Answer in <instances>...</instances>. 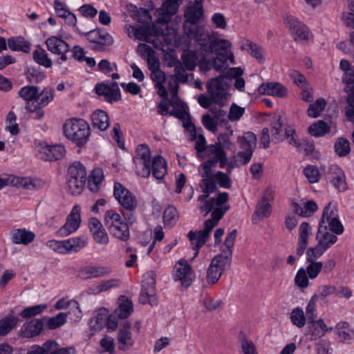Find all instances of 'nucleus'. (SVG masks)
<instances>
[{"mask_svg":"<svg viewBox=\"0 0 354 354\" xmlns=\"http://www.w3.org/2000/svg\"><path fill=\"white\" fill-rule=\"evenodd\" d=\"M243 73V71L240 67L231 68L225 75L212 78L207 84V91L212 93L213 99L220 106H223L230 99L227 89L233 79L234 87L240 91L244 90L245 80L241 77Z\"/></svg>","mask_w":354,"mask_h":354,"instance_id":"obj_1","label":"nucleus"},{"mask_svg":"<svg viewBox=\"0 0 354 354\" xmlns=\"http://www.w3.org/2000/svg\"><path fill=\"white\" fill-rule=\"evenodd\" d=\"M184 17V30L188 37L194 39L196 41L206 40L208 38V33L203 26L187 25L188 23L195 25L203 20V7L201 2H198V0H196L195 3L190 2L185 10Z\"/></svg>","mask_w":354,"mask_h":354,"instance_id":"obj_2","label":"nucleus"},{"mask_svg":"<svg viewBox=\"0 0 354 354\" xmlns=\"http://www.w3.org/2000/svg\"><path fill=\"white\" fill-rule=\"evenodd\" d=\"M65 137L77 147L84 146L91 136V129L87 122L80 118L67 119L63 125Z\"/></svg>","mask_w":354,"mask_h":354,"instance_id":"obj_3","label":"nucleus"},{"mask_svg":"<svg viewBox=\"0 0 354 354\" xmlns=\"http://www.w3.org/2000/svg\"><path fill=\"white\" fill-rule=\"evenodd\" d=\"M104 225L109 233L122 241L129 239L130 232L128 223L122 220L120 214L113 209L106 211L104 214Z\"/></svg>","mask_w":354,"mask_h":354,"instance_id":"obj_4","label":"nucleus"},{"mask_svg":"<svg viewBox=\"0 0 354 354\" xmlns=\"http://www.w3.org/2000/svg\"><path fill=\"white\" fill-rule=\"evenodd\" d=\"M87 244L86 237L82 236L75 238H71L66 241L50 240L48 241V246L54 251L61 254L69 252H77Z\"/></svg>","mask_w":354,"mask_h":354,"instance_id":"obj_5","label":"nucleus"},{"mask_svg":"<svg viewBox=\"0 0 354 354\" xmlns=\"http://www.w3.org/2000/svg\"><path fill=\"white\" fill-rule=\"evenodd\" d=\"M237 142L240 145V148L243 151H239L236 153V156L240 158V162L242 165H246L250 161L254 150L256 148V135L252 131H248L243 136H239Z\"/></svg>","mask_w":354,"mask_h":354,"instance_id":"obj_6","label":"nucleus"},{"mask_svg":"<svg viewBox=\"0 0 354 354\" xmlns=\"http://www.w3.org/2000/svg\"><path fill=\"white\" fill-rule=\"evenodd\" d=\"M231 261L229 257H224L223 254L215 256L210 263L206 274V279L208 284H214L221 278L225 272L226 266H230Z\"/></svg>","mask_w":354,"mask_h":354,"instance_id":"obj_7","label":"nucleus"},{"mask_svg":"<svg viewBox=\"0 0 354 354\" xmlns=\"http://www.w3.org/2000/svg\"><path fill=\"white\" fill-rule=\"evenodd\" d=\"M201 46V50L205 53H215L216 55H228L231 48V43L227 39H215L210 40L209 35L206 40L197 41Z\"/></svg>","mask_w":354,"mask_h":354,"instance_id":"obj_8","label":"nucleus"},{"mask_svg":"<svg viewBox=\"0 0 354 354\" xmlns=\"http://www.w3.org/2000/svg\"><path fill=\"white\" fill-rule=\"evenodd\" d=\"M113 195L126 211H135L138 207L136 196L120 183H114Z\"/></svg>","mask_w":354,"mask_h":354,"instance_id":"obj_9","label":"nucleus"},{"mask_svg":"<svg viewBox=\"0 0 354 354\" xmlns=\"http://www.w3.org/2000/svg\"><path fill=\"white\" fill-rule=\"evenodd\" d=\"M136 156L133 158L135 164L141 167L138 168L137 174L141 177L148 178L151 174V153L147 145H140L136 148Z\"/></svg>","mask_w":354,"mask_h":354,"instance_id":"obj_10","label":"nucleus"},{"mask_svg":"<svg viewBox=\"0 0 354 354\" xmlns=\"http://www.w3.org/2000/svg\"><path fill=\"white\" fill-rule=\"evenodd\" d=\"M319 225H327V229L336 234H341L344 232V227L339 220L337 209L335 207H331V203L325 207Z\"/></svg>","mask_w":354,"mask_h":354,"instance_id":"obj_11","label":"nucleus"},{"mask_svg":"<svg viewBox=\"0 0 354 354\" xmlns=\"http://www.w3.org/2000/svg\"><path fill=\"white\" fill-rule=\"evenodd\" d=\"M339 66L344 71L342 80L346 85L344 91L348 94L347 104L354 108V67L351 68L349 62L346 59L340 61Z\"/></svg>","mask_w":354,"mask_h":354,"instance_id":"obj_12","label":"nucleus"},{"mask_svg":"<svg viewBox=\"0 0 354 354\" xmlns=\"http://www.w3.org/2000/svg\"><path fill=\"white\" fill-rule=\"evenodd\" d=\"M95 89L98 95L102 97L104 100L111 104L121 99L120 88L116 82H113L110 84H97Z\"/></svg>","mask_w":354,"mask_h":354,"instance_id":"obj_13","label":"nucleus"},{"mask_svg":"<svg viewBox=\"0 0 354 354\" xmlns=\"http://www.w3.org/2000/svg\"><path fill=\"white\" fill-rule=\"evenodd\" d=\"M183 0H165L162 7L156 10L158 24H167L171 21V17L175 15Z\"/></svg>","mask_w":354,"mask_h":354,"instance_id":"obj_14","label":"nucleus"},{"mask_svg":"<svg viewBox=\"0 0 354 354\" xmlns=\"http://www.w3.org/2000/svg\"><path fill=\"white\" fill-rule=\"evenodd\" d=\"M286 22L296 41L302 42L308 40L310 32L308 28L304 24L292 16H288Z\"/></svg>","mask_w":354,"mask_h":354,"instance_id":"obj_15","label":"nucleus"},{"mask_svg":"<svg viewBox=\"0 0 354 354\" xmlns=\"http://www.w3.org/2000/svg\"><path fill=\"white\" fill-rule=\"evenodd\" d=\"M46 45L50 52L60 55V60H68L66 53L70 52V46L65 41L57 37L51 36L46 40Z\"/></svg>","mask_w":354,"mask_h":354,"instance_id":"obj_16","label":"nucleus"},{"mask_svg":"<svg viewBox=\"0 0 354 354\" xmlns=\"http://www.w3.org/2000/svg\"><path fill=\"white\" fill-rule=\"evenodd\" d=\"M80 208L75 205L68 216L66 223L57 231V234L61 236H67L75 232L80 226Z\"/></svg>","mask_w":354,"mask_h":354,"instance_id":"obj_17","label":"nucleus"},{"mask_svg":"<svg viewBox=\"0 0 354 354\" xmlns=\"http://www.w3.org/2000/svg\"><path fill=\"white\" fill-rule=\"evenodd\" d=\"M46 318L34 319L25 322L19 331V335L22 337L32 338L41 334L44 328V322Z\"/></svg>","mask_w":354,"mask_h":354,"instance_id":"obj_18","label":"nucleus"},{"mask_svg":"<svg viewBox=\"0 0 354 354\" xmlns=\"http://www.w3.org/2000/svg\"><path fill=\"white\" fill-rule=\"evenodd\" d=\"M66 149L62 145H45L41 147L39 151V158L45 161H55L64 157Z\"/></svg>","mask_w":354,"mask_h":354,"instance_id":"obj_19","label":"nucleus"},{"mask_svg":"<svg viewBox=\"0 0 354 354\" xmlns=\"http://www.w3.org/2000/svg\"><path fill=\"white\" fill-rule=\"evenodd\" d=\"M180 82L174 76L171 75L168 77V89L171 93V100L169 103L173 107V111H186L187 106L186 103L181 101L178 97Z\"/></svg>","mask_w":354,"mask_h":354,"instance_id":"obj_20","label":"nucleus"},{"mask_svg":"<svg viewBox=\"0 0 354 354\" xmlns=\"http://www.w3.org/2000/svg\"><path fill=\"white\" fill-rule=\"evenodd\" d=\"M214 227L204 222V229L198 232L190 231L187 236L192 243V248L196 250L194 257L198 254V250L205 243L210 232Z\"/></svg>","mask_w":354,"mask_h":354,"instance_id":"obj_21","label":"nucleus"},{"mask_svg":"<svg viewBox=\"0 0 354 354\" xmlns=\"http://www.w3.org/2000/svg\"><path fill=\"white\" fill-rule=\"evenodd\" d=\"M270 195L271 191L269 189L266 190L261 200L257 205L255 211L252 215V221L254 223H257L260 220L270 216L271 205L268 202V199Z\"/></svg>","mask_w":354,"mask_h":354,"instance_id":"obj_22","label":"nucleus"},{"mask_svg":"<svg viewBox=\"0 0 354 354\" xmlns=\"http://www.w3.org/2000/svg\"><path fill=\"white\" fill-rule=\"evenodd\" d=\"M226 112H211L205 114L202 118V122L204 127L213 133L217 131V125L226 124Z\"/></svg>","mask_w":354,"mask_h":354,"instance_id":"obj_23","label":"nucleus"},{"mask_svg":"<svg viewBox=\"0 0 354 354\" xmlns=\"http://www.w3.org/2000/svg\"><path fill=\"white\" fill-rule=\"evenodd\" d=\"M327 179L340 192L346 190V183L343 171L336 165L330 167L326 175Z\"/></svg>","mask_w":354,"mask_h":354,"instance_id":"obj_24","label":"nucleus"},{"mask_svg":"<svg viewBox=\"0 0 354 354\" xmlns=\"http://www.w3.org/2000/svg\"><path fill=\"white\" fill-rule=\"evenodd\" d=\"M111 272V268L108 266H88L79 271L78 277L82 279L100 278L109 275Z\"/></svg>","mask_w":354,"mask_h":354,"instance_id":"obj_25","label":"nucleus"},{"mask_svg":"<svg viewBox=\"0 0 354 354\" xmlns=\"http://www.w3.org/2000/svg\"><path fill=\"white\" fill-rule=\"evenodd\" d=\"M192 269L186 260H180L176 268V279L181 281L184 288L189 287L192 283Z\"/></svg>","mask_w":354,"mask_h":354,"instance_id":"obj_26","label":"nucleus"},{"mask_svg":"<svg viewBox=\"0 0 354 354\" xmlns=\"http://www.w3.org/2000/svg\"><path fill=\"white\" fill-rule=\"evenodd\" d=\"M93 238L97 243L106 245L109 236L101 222L96 218H91L88 223Z\"/></svg>","mask_w":354,"mask_h":354,"instance_id":"obj_27","label":"nucleus"},{"mask_svg":"<svg viewBox=\"0 0 354 354\" xmlns=\"http://www.w3.org/2000/svg\"><path fill=\"white\" fill-rule=\"evenodd\" d=\"M261 94L275 96L278 97H284L287 95V88L279 82H266L261 84L259 88Z\"/></svg>","mask_w":354,"mask_h":354,"instance_id":"obj_28","label":"nucleus"},{"mask_svg":"<svg viewBox=\"0 0 354 354\" xmlns=\"http://www.w3.org/2000/svg\"><path fill=\"white\" fill-rule=\"evenodd\" d=\"M161 115H169L179 119L183 124L185 129L190 133V140L192 141L196 139V128L191 121L189 112H160Z\"/></svg>","mask_w":354,"mask_h":354,"instance_id":"obj_29","label":"nucleus"},{"mask_svg":"<svg viewBox=\"0 0 354 354\" xmlns=\"http://www.w3.org/2000/svg\"><path fill=\"white\" fill-rule=\"evenodd\" d=\"M311 234V227L306 222H303L299 230V239L297 241L296 254L301 257L304 254L308 243V237Z\"/></svg>","mask_w":354,"mask_h":354,"instance_id":"obj_30","label":"nucleus"},{"mask_svg":"<svg viewBox=\"0 0 354 354\" xmlns=\"http://www.w3.org/2000/svg\"><path fill=\"white\" fill-rule=\"evenodd\" d=\"M316 240L319 245L328 250L337 242V237L327 230V225H319Z\"/></svg>","mask_w":354,"mask_h":354,"instance_id":"obj_31","label":"nucleus"},{"mask_svg":"<svg viewBox=\"0 0 354 354\" xmlns=\"http://www.w3.org/2000/svg\"><path fill=\"white\" fill-rule=\"evenodd\" d=\"M151 173L158 180L164 178L167 174V162L162 156H156L151 161Z\"/></svg>","mask_w":354,"mask_h":354,"instance_id":"obj_32","label":"nucleus"},{"mask_svg":"<svg viewBox=\"0 0 354 354\" xmlns=\"http://www.w3.org/2000/svg\"><path fill=\"white\" fill-rule=\"evenodd\" d=\"M228 59L233 63L234 55L232 53L229 55H216L212 60L205 62V69L214 68L218 72H223L227 68V61Z\"/></svg>","mask_w":354,"mask_h":354,"instance_id":"obj_33","label":"nucleus"},{"mask_svg":"<svg viewBox=\"0 0 354 354\" xmlns=\"http://www.w3.org/2000/svg\"><path fill=\"white\" fill-rule=\"evenodd\" d=\"M55 90L52 87H45L39 93L38 91L37 96L35 102V108L40 109L47 106L54 98Z\"/></svg>","mask_w":354,"mask_h":354,"instance_id":"obj_34","label":"nucleus"},{"mask_svg":"<svg viewBox=\"0 0 354 354\" xmlns=\"http://www.w3.org/2000/svg\"><path fill=\"white\" fill-rule=\"evenodd\" d=\"M35 239V234L25 229H17L12 232V241L15 244L28 245Z\"/></svg>","mask_w":354,"mask_h":354,"instance_id":"obj_35","label":"nucleus"},{"mask_svg":"<svg viewBox=\"0 0 354 354\" xmlns=\"http://www.w3.org/2000/svg\"><path fill=\"white\" fill-rule=\"evenodd\" d=\"M241 49L242 50H247L258 62L263 63L265 61L263 56V48L258 44L253 43L251 41L246 40L245 42L241 45Z\"/></svg>","mask_w":354,"mask_h":354,"instance_id":"obj_36","label":"nucleus"},{"mask_svg":"<svg viewBox=\"0 0 354 354\" xmlns=\"http://www.w3.org/2000/svg\"><path fill=\"white\" fill-rule=\"evenodd\" d=\"M20 319L17 316L7 315L0 319V336H6L18 324Z\"/></svg>","mask_w":354,"mask_h":354,"instance_id":"obj_37","label":"nucleus"},{"mask_svg":"<svg viewBox=\"0 0 354 354\" xmlns=\"http://www.w3.org/2000/svg\"><path fill=\"white\" fill-rule=\"evenodd\" d=\"M92 125L100 131L106 130L110 124L107 112H93L91 115Z\"/></svg>","mask_w":354,"mask_h":354,"instance_id":"obj_38","label":"nucleus"},{"mask_svg":"<svg viewBox=\"0 0 354 354\" xmlns=\"http://www.w3.org/2000/svg\"><path fill=\"white\" fill-rule=\"evenodd\" d=\"M103 179V171L100 168L94 169L88 180V188L89 190L93 193L97 192Z\"/></svg>","mask_w":354,"mask_h":354,"instance_id":"obj_39","label":"nucleus"},{"mask_svg":"<svg viewBox=\"0 0 354 354\" xmlns=\"http://www.w3.org/2000/svg\"><path fill=\"white\" fill-rule=\"evenodd\" d=\"M200 187L202 189L203 194L198 196V201L203 203H205V201H207V198L209 197L210 194L217 190V185L216 182H214V179L202 178Z\"/></svg>","mask_w":354,"mask_h":354,"instance_id":"obj_40","label":"nucleus"},{"mask_svg":"<svg viewBox=\"0 0 354 354\" xmlns=\"http://www.w3.org/2000/svg\"><path fill=\"white\" fill-rule=\"evenodd\" d=\"M308 324H310L308 326V332L311 336V339H317L322 337L327 331L326 326L322 319L310 322Z\"/></svg>","mask_w":354,"mask_h":354,"instance_id":"obj_41","label":"nucleus"},{"mask_svg":"<svg viewBox=\"0 0 354 354\" xmlns=\"http://www.w3.org/2000/svg\"><path fill=\"white\" fill-rule=\"evenodd\" d=\"M33 60L39 66H42L46 68L52 67L53 62L48 57L46 51L39 46L32 53Z\"/></svg>","mask_w":354,"mask_h":354,"instance_id":"obj_42","label":"nucleus"},{"mask_svg":"<svg viewBox=\"0 0 354 354\" xmlns=\"http://www.w3.org/2000/svg\"><path fill=\"white\" fill-rule=\"evenodd\" d=\"M218 162V159L208 156V159L198 167V172L202 178L213 179V178H212L213 174L212 168H214Z\"/></svg>","mask_w":354,"mask_h":354,"instance_id":"obj_43","label":"nucleus"},{"mask_svg":"<svg viewBox=\"0 0 354 354\" xmlns=\"http://www.w3.org/2000/svg\"><path fill=\"white\" fill-rule=\"evenodd\" d=\"M9 48L15 51L28 53L30 50V44L25 41L23 37H11L8 40Z\"/></svg>","mask_w":354,"mask_h":354,"instance_id":"obj_44","label":"nucleus"},{"mask_svg":"<svg viewBox=\"0 0 354 354\" xmlns=\"http://www.w3.org/2000/svg\"><path fill=\"white\" fill-rule=\"evenodd\" d=\"M237 236V230H233L227 234L224 242L225 248L222 249L224 257H229V261H232V250L234 245L235 240Z\"/></svg>","mask_w":354,"mask_h":354,"instance_id":"obj_45","label":"nucleus"},{"mask_svg":"<svg viewBox=\"0 0 354 354\" xmlns=\"http://www.w3.org/2000/svg\"><path fill=\"white\" fill-rule=\"evenodd\" d=\"M133 312V303L129 299H125L119 306L114 310L113 313L118 319H126Z\"/></svg>","mask_w":354,"mask_h":354,"instance_id":"obj_46","label":"nucleus"},{"mask_svg":"<svg viewBox=\"0 0 354 354\" xmlns=\"http://www.w3.org/2000/svg\"><path fill=\"white\" fill-rule=\"evenodd\" d=\"M86 178H67V187L73 195L80 194L84 189Z\"/></svg>","mask_w":354,"mask_h":354,"instance_id":"obj_47","label":"nucleus"},{"mask_svg":"<svg viewBox=\"0 0 354 354\" xmlns=\"http://www.w3.org/2000/svg\"><path fill=\"white\" fill-rule=\"evenodd\" d=\"M38 91L39 88L36 86H26L19 90V95L28 103L32 102L35 104Z\"/></svg>","mask_w":354,"mask_h":354,"instance_id":"obj_48","label":"nucleus"},{"mask_svg":"<svg viewBox=\"0 0 354 354\" xmlns=\"http://www.w3.org/2000/svg\"><path fill=\"white\" fill-rule=\"evenodd\" d=\"M67 178H86V171L80 162H75L68 168Z\"/></svg>","mask_w":354,"mask_h":354,"instance_id":"obj_49","label":"nucleus"},{"mask_svg":"<svg viewBox=\"0 0 354 354\" xmlns=\"http://www.w3.org/2000/svg\"><path fill=\"white\" fill-rule=\"evenodd\" d=\"M329 131L330 127L323 120H318L308 127L309 133L315 137L322 136Z\"/></svg>","mask_w":354,"mask_h":354,"instance_id":"obj_50","label":"nucleus"},{"mask_svg":"<svg viewBox=\"0 0 354 354\" xmlns=\"http://www.w3.org/2000/svg\"><path fill=\"white\" fill-rule=\"evenodd\" d=\"M118 340L119 348L122 351L127 350L133 344L131 333L129 330H120L118 334Z\"/></svg>","mask_w":354,"mask_h":354,"instance_id":"obj_51","label":"nucleus"},{"mask_svg":"<svg viewBox=\"0 0 354 354\" xmlns=\"http://www.w3.org/2000/svg\"><path fill=\"white\" fill-rule=\"evenodd\" d=\"M229 208V205H225L221 207H216L212 212L211 218L206 220L205 222L206 224L210 225L212 227H214L218 225V221L223 218Z\"/></svg>","mask_w":354,"mask_h":354,"instance_id":"obj_52","label":"nucleus"},{"mask_svg":"<svg viewBox=\"0 0 354 354\" xmlns=\"http://www.w3.org/2000/svg\"><path fill=\"white\" fill-rule=\"evenodd\" d=\"M44 322V324H46V326L49 329H55L61 326H62L66 320V314L64 313H59L55 317H46Z\"/></svg>","mask_w":354,"mask_h":354,"instance_id":"obj_53","label":"nucleus"},{"mask_svg":"<svg viewBox=\"0 0 354 354\" xmlns=\"http://www.w3.org/2000/svg\"><path fill=\"white\" fill-rule=\"evenodd\" d=\"M120 283V280L117 279L104 281L91 288V290L93 294H99L102 292L107 291L111 288L118 287Z\"/></svg>","mask_w":354,"mask_h":354,"instance_id":"obj_54","label":"nucleus"},{"mask_svg":"<svg viewBox=\"0 0 354 354\" xmlns=\"http://www.w3.org/2000/svg\"><path fill=\"white\" fill-rule=\"evenodd\" d=\"M335 153L340 157L348 155L350 152V142L344 138H339L334 145Z\"/></svg>","mask_w":354,"mask_h":354,"instance_id":"obj_55","label":"nucleus"},{"mask_svg":"<svg viewBox=\"0 0 354 354\" xmlns=\"http://www.w3.org/2000/svg\"><path fill=\"white\" fill-rule=\"evenodd\" d=\"M178 219V212L174 206H168L163 212V221L165 225H172L175 224Z\"/></svg>","mask_w":354,"mask_h":354,"instance_id":"obj_56","label":"nucleus"},{"mask_svg":"<svg viewBox=\"0 0 354 354\" xmlns=\"http://www.w3.org/2000/svg\"><path fill=\"white\" fill-rule=\"evenodd\" d=\"M290 318L292 323L299 328L304 327L306 322L304 311L300 308H294L290 313Z\"/></svg>","mask_w":354,"mask_h":354,"instance_id":"obj_57","label":"nucleus"},{"mask_svg":"<svg viewBox=\"0 0 354 354\" xmlns=\"http://www.w3.org/2000/svg\"><path fill=\"white\" fill-rule=\"evenodd\" d=\"M132 17L136 19L138 22L143 24L144 26H148L151 24L152 18L147 9L140 8L136 10L133 14Z\"/></svg>","mask_w":354,"mask_h":354,"instance_id":"obj_58","label":"nucleus"},{"mask_svg":"<svg viewBox=\"0 0 354 354\" xmlns=\"http://www.w3.org/2000/svg\"><path fill=\"white\" fill-rule=\"evenodd\" d=\"M106 319V310L104 309H102L98 312L96 316L91 319V327L95 330H100L105 326Z\"/></svg>","mask_w":354,"mask_h":354,"instance_id":"obj_59","label":"nucleus"},{"mask_svg":"<svg viewBox=\"0 0 354 354\" xmlns=\"http://www.w3.org/2000/svg\"><path fill=\"white\" fill-rule=\"evenodd\" d=\"M46 305L40 304L25 308L21 313L20 316L24 319H29L40 315L46 308Z\"/></svg>","mask_w":354,"mask_h":354,"instance_id":"obj_60","label":"nucleus"},{"mask_svg":"<svg viewBox=\"0 0 354 354\" xmlns=\"http://www.w3.org/2000/svg\"><path fill=\"white\" fill-rule=\"evenodd\" d=\"M142 290L149 294L156 295V278L153 272H147L142 281Z\"/></svg>","mask_w":354,"mask_h":354,"instance_id":"obj_61","label":"nucleus"},{"mask_svg":"<svg viewBox=\"0 0 354 354\" xmlns=\"http://www.w3.org/2000/svg\"><path fill=\"white\" fill-rule=\"evenodd\" d=\"M183 61L182 64L185 66V68L188 71H193L196 65L197 57L194 52L187 51L185 52L181 57Z\"/></svg>","mask_w":354,"mask_h":354,"instance_id":"obj_62","label":"nucleus"},{"mask_svg":"<svg viewBox=\"0 0 354 354\" xmlns=\"http://www.w3.org/2000/svg\"><path fill=\"white\" fill-rule=\"evenodd\" d=\"M327 250L318 243L314 247H310L306 250V261H316Z\"/></svg>","mask_w":354,"mask_h":354,"instance_id":"obj_63","label":"nucleus"},{"mask_svg":"<svg viewBox=\"0 0 354 354\" xmlns=\"http://www.w3.org/2000/svg\"><path fill=\"white\" fill-rule=\"evenodd\" d=\"M214 182L218 183L220 187L223 188L230 189L232 187V181L227 174L222 171H217L212 174Z\"/></svg>","mask_w":354,"mask_h":354,"instance_id":"obj_64","label":"nucleus"}]
</instances>
